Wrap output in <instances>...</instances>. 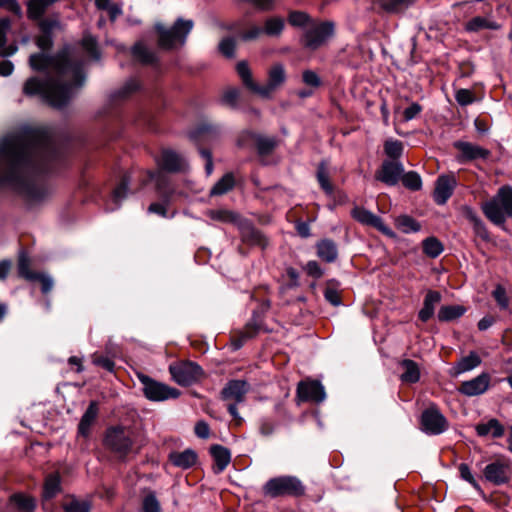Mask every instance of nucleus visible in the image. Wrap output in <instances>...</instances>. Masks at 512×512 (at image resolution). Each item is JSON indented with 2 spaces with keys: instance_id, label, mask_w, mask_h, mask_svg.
I'll list each match as a JSON object with an SVG mask.
<instances>
[{
  "instance_id": "1",
  "label": "nucleus",
  "mask_w": 512,
  "mask_h": 512,
  "mask_svg": "<svg viewBox=\"0 0 512 512\" xmlns=\"http://www.w3.org/2000/svg\"><path fill=\"white\" fill-rule=\"evenodd\" d=\"M58 158L46 130L31 129L5 137L0 143V188H9L30 201L44 199L48 192L38 177L51 170Z\"/></svg>"
},
{
  "instance_id": "2",
  "label": "nucleus",
  "mask_w": 512,
  "mask_h": 512,
  "mask_svg": "<svg viewBox=\"0 0 512 512\" xmlns=\"http://www.w3.org/2000/svg\"><path fill=\"white\" fill-rule=\"evenodd\" d=\"M29 64L34 70H50L51 76L45 79L29 78L23 87L28 96L40 95L54 108H62L85 83L84 64L82 61H72L66 53L50 58L44 53L32 54Z\"/></svg>"
},
{
  "instance_id": "3",
  "label": "nucleus",
  "mask_w": 512,
  "mask_h": 512,
  "mask_svg": "<svg viewBox=\"0 0 512 512\" xmlns=\"http://www.w3.org/2000/svg\"><path fill=\"white\" fill-rule=\"evenodd\" d=\"M134 432L130 427L122 425L111 426L106 429L103 444L117 455L119 459H125L133 450Z\"/></svg>"
},
{
  "instance_id": "4",
  "label": "nucleus",
  "mask_w": 512,
  "mask_h": 512,
  "mask_svg": "<svg viewBox=\"0 0 512 512\" xmlns=\"http://www.w3.org/2000/svg\"><path fill=\"white\" fill-rule=\"evenodd\" d=\"M482 209L491 222L503 224L508 217H512V187H501L492 200L483 204Z\"/></svg>"
},
{
  "instance_id": "5",
  "label": "nucleus",
  "mask_w": 512,
  "mask_h": 512,
  "mask_svg": "<svg viewBox=\"0 0 512 512\" xmlns=\"http://www.w3.org/2000/svg\"><path fill=\"white\" fill-rule=\"evenodd\" d=\"M305 491L306 488L302 481L291 475L271 478L263 486L264 495L270 498L301 497L305 494Z\"/></svg>"
},
{
  "instance_id": "6",
  "label": "nucleus",
  "mask_w": 512,
  "mask_h": 512,
  "mask_svg": "<svg viewBox=\"0 0 512 512\" xmlns=\"http://www.w3.org/2000/svg\"><path fill=\"white\" fill-rule=\"evenodd\" d=\"M194 23L192 20L178 18L170 29L162 25H156L159 32V46L164 49H173L183 46L186 43L188 34L191 32Z\"/></svg>"
},
{
  "instance_id": "7",
  "label": "nucleus",
  "mask_w": 512,
  "mask_h": 512,
  "mask_svg": "<svg viewBox=\"0 0 512 512\" xmlns=\"http://www.w3.org/2000/svg\"><path fill=\"white\" fill-rule=\"evenodd\" d=\"M136 375L139 382L142 384L144 396L150 401L161 402L168 399H176L181 394L178 389L158 382L144 373L138 372Z\"/></svg>"
},
{
  "instance_id": "8",
  "label": "nucleus",
  "mask_w": 512,
  "mask_h": 512,
  "mask_svg": "<svg viewBox=\"0 0 512 512\" xmlns=\"http://www.w3.org/2000/svg\"><path fill=\"white\" fill-rule=\"evenodd\" d=\"M420 427L427 435H440L448 429V421L436 405H431L422 412Z\"/></svg>"
},
{
  "instance_id": "9",
  "label": "nucleus",
  "mask_w": 512,
  "mask_h": 512,
  "mask_svg": "<svg viewBox=\"0 0 512 512\" xmlns=\"http://www.w3.org/2000/svg\"><path fill=\"white\" fill-rule=\"evenodd\" d=\"M169 372L172 379L182 386H189L198 381L204 374L202 368L194 362L171 364Z\"/></svg>"
},
{
  "instance_id": "10",
  "label": "nucleus",
  "mask_w": 512,
  "mask_h": 512,
  "mask_svg": "<svg viewBox=\"0 0 512 512\" xmlns=\"http://www.w3.org/2000/svg\"><path fill=\"white\" fill-rule=\"evenodd\" d=\"M334 34V23L323 22L317 26L308 29L304 35V46L315 50L323 45Z\"/></svg>"
},
{
  "instance_id": "11",
  "label": "nucleus",
  "mask_w": 512,
  "mask_h": 512,
  "mask_svg": "<svg viewBox=\"0 0 512 512\" xmlns=\"http://www.w3.org/2000/svg\"><path fill=\"white\" fill-rule=\"evenodd\" d=\"M485 479L497 486L509 482L512 474V466L509 461L497 460L488 464L483 471Z\"/></svg>"
},
{
  "instance_id": "12",
  "label": "nucleus",
  "mask_w": 512,
  "mask_h": 512,
  "mask_svg": "<svg viewBox=\"0 0 512 512\" xmlns=\"http://www.w3.org/2000/svg\"><path fill=\"white\" fill-rule=\"evenodd\" d=\"M297 397L304 402L319 404L325 400L326 393L320 381L307 379L299 382Z\"/></svg>"
},
{
  "instance_id": "13",
  "label": "nucleus",
  "mask_w": 512,
  "mask_h": 512,
  "mask_svg": "<svg viewBox=\"0 0 512 512\" xmlns=\"http://www.w3.org/2000/svg\"><path fill=\"white\" fill-rule=\"evenodd\" d=\"M286 81V72L282 64L273 65L268 71V80L265 85H257L256 93L262 98H270L272 93L280 88Z\"/></svg>"
},
{
  "instance_id": "14",
  "label": "nucleus",
  "mask_w": 512,
  "mask_h": 512,
  "mask_svg": "<svg viewBox=\"0 0 512 512\" xmlns=\"http://www.w3.org/2000/svg\"><path fill=\"white\" fill-rule=\"evenodd\" d=\"M352 217L359 223L376 228L385 235L393 236L394 233L382 221V219L363 207H354L351 211Z\"/></svg>"
},
{
  "instance_id": "15",
  "label": "nucleus",
  "mask_w": 512,
  "mask_h": 512,
  "mask_svg": "<svg viewBox=\"0 0 512 512\" xmlns=\"http://www.w3.org/2000/svg\"><path fill=\"white\" fill-rule=\"evenodd\" d=\"M453 145L460 152L457 156L459 162L486 159L490 155L489 150L470 142L459 140L454 142Z\"/></svg>"
},
{
  "instance_id": "16",
  "label": "nucleus",
  "mask_w": 512,
  "mask_h": 512,
  "mask_svg": "<svg viewBox=\"0 0 512 512\" xmlns=\"http://www.w3.org/2000/svg\"><path fill=\"white\" fill-rule=\"evenodd\" d=\"M249 390V385L244 380H230L221 391V398L224 401L242 403Z\"/></svg>"
},
{
  "instance_id": "17",
  "label": "nucleus",
  "mask_w": 512,
  "mask_h": 512,
  "mask_svg": "<svg viewBox=\"0 0 512 512\" xmlns=\"http://www.w3.org/2000/svg\"><path fill=\"white\" fill-rule=\"evenodd\" d=\"M489 385L490 375L488 373H481L471 380L464 381L459 388V392L469 397L478 396L485 393Z\"/></svg>"
},
{
  "instance_id": "18",
  "label": "nucleus",
  "mask_w": 512,
  "mask_h": 512,
  "mask_svg": "<svg viewBox=\"0 0 512 512\" xmlns=\"http://www.w3.org/2000/svg\"><path fill=\"white\" fill-rule=\"evenodd\" d=\"M404 172L403 165L397 161H384L376 178L381 182L393 186L398 183Z\"/></svg>"
},
{
  "instance_id": "19",
  "label": "nucleus",
  "mask_w": 512,
  "mask_h": 512,
  "mask_svg": "<svg viewBox=\"0 0 512 512\" xmlns=\"http://www.w3.org/2000/svg\"><path fill=\"white\" fill-rule=\"evenodd\" d=\"M456 181L453 177L442 175L436 181L435 190L433 193L434 201L438 205H444L451 197Z\"/></svg>"
},
{
  "instance_id": "20",
  "label": "nucleus",
  "mask_w": 512,
  "mask_h": 512,
  "mask_svg": "<svg viewBox=\"0 0 512 512\" xmlns=\"http://www.w3.org/2000/svg\"><path fill=\"white\" fill-rule=\"evenodd\" d=\"M159 165L163 170L169 172H180L185 170L186 161L176 152L172 150H164L162 152Z\"/></svg>"
},
{
  "instance_id": "21",
  "label": "nucleus",
  "mask_w": 512,
  "mask_h": 512,
  "mask_svg": "<svg viewBox=\"0 0 512 512\" xmlns=\"http://www.w3.org/2000/svg\"><path fill=\"white\" fill-rule=\"evenodd\" d=\"M210 454L214 459L213 471L216 474L223 472L231 461V452L228 448L215 444L210 447Z\"/></svg>"
},
{
  "instance_id": "22",
  "label": "nucleus",
  "mask_w": 512,
  "mask_h": 512,
  "mask_svg": "<svg viewBox=\"0 0 512 512\" xmlns=\"http://www.w3.org/2000/svg\"><path fill=\"white\" fill-rule=\"evenodd\" d=\"M261 330H264L262 325V318L260 314L254 312L251 321L246 325L244 331L241 333L240 338L232 341L233 349L239 350L242 348V342L244 340L252 338Z\"/></svg>"
},
{
  "instance_id": "23",
  "label": "nucleus",
  "mask_w": 512,
  "mask_h": 512,
  "mask_svg": "<svg viewBox=\"0 0 512 512\" xmlns=\"http://www.w3.org/2000/svg\"><path fill=\"white\" fill-rule=\"evenodd\" d=\"M317 256L327 262L333 263L338 258V248L336 243L331 239H322L316 244Z\"/></svg>"
},
{
  "instance_id": "24",
  "label": "nucleus",
  "mask_w": 512,
  "mask_h": 512,
  "mask_svg": "<svg viewBox=\"0 0 512 512\" xmlns=\"http://www.w3.org/2000/svg\"><path fill=\"white\" fill-rule=\"evenodd\" d=\"M197 453L192 449H186L181 452H171L169 454L170 462L181 469L191 468L197 461Z\"/></svg>"
},
{
  "instance_id": "25",
  "label": "nucleus",
  "mask_w": 512,
  "mask_h": 512,
  "mask_svg": "<svg viewBox=\"0 0 512 512\" xmlns=\"http://www.w3.org/2000/svg\"><path fill=\"white\" fill-rule=\"evenodd\" d=\"M440 301V292L433 290L428 291L424 298L423 307L418 314L419 319L423 322H427L434 315L435 308Z\"/></svg>"
},
{
  "instance_id": "26",
  "label": "nucleus",
  "mask_w": 512,
  "mask_h": 512,
  "mask_svg": "<svg viewBox=\"0 0 512 512\" xmlns=\"http://www.w3.org/2000/svg\"><path fill=\"white\" fill-rule=\"evenodd\" d=\"M481 358L479 354H468L460 358L450 369L451 376H458L462 373L468 372L479 366Z\"/></svg>"
},
{
  "instance_id": "27",
  "label": "nucleus",
  "mask_w": 512,
  "mask_h": 512,
  "mask_svg": "<svg viewBox=\"0 0 512 512\" xmlns=\"http://www.w3.org/2000/svg\"><path fill=\"white\" fill-rule=\"evenodd\" d=\"M98 415V406L97 403L92 401L87 407L86 411L81 417V420L78 425V434L83 437H88L90 434V429L96 417Z\"/></svg>"
},
{
  "instance_id": "28",
  "label": "nucleus",
  "mask_w": 512,
  "mask_h": 512,
  "mask_svg": "<svg viewBox=\"0 0 512 512\" xmlns=\"http://www.w3.org/2000/svg\"><path fill=\"white\" fill-rule=\"evenodd\" d=\"M466 311L467 309L463 305H443L437 313V318L440 322H451L462 317Z\"/></svg>"
},
{
  "instance_id": "29",
  "label": "nucleus",
  "mask_w": 512,
  "mask_h": 512,
  "mask_svg": "<svg viewBox=\"0 0 512 512\" xmlns=\"http://www.w3.org/2000/svg\"><path fill=\"white\" fill-rule=\"evenodd\" d=\"M475 429L481 437L491 435L493 438H499L504 434V427L497 419H490L486 423H479Z\"/></svg>"
},
{
  "instance_id": "30",
  "label": "nucleus",
  "mask_w": 512,
  "mask_h": 512,
  "mask_svg": "<svg viewBox=\"0 0 512 512\" xmlns=\"http://www.w3.org/2000/svg\"><path fill=\"white\" fill-rule=\"evenodd\" d=\"M500 24L490 17L476 16L466 23V30L469 32H478L482 29L498 30Z\"/></svg>"
},
{
  "instance_id": "31",
  "label": "nucleus",
  "mask_w": 512,
  "mask_h": 512,
  "mask_svg": "<svg viewBox=\"0 0 512 512\" xmlns=\"http://www.w3.org/2000/svg\"><path fill=\"white\" fill-rule=\"evenodd\" d=\"M129 184H130V177L128 175H125L112 193V203L114 205L108 207L107 208L108 210L113 211L120 206L121 202L128 195Z\"/></svg>"
},
{
  "instance_id": "32",
  "label": "nucleus",
  "mask_w": 512,
  "mask_h": 512,
  "mask_svg": "<svg viewBox=\"0 0 512 512\" xmlns=\"http://www.w3.org/2000/svg\"><path fill=\"white\" fill-rule=\"evenodd\" d=\"M401 367L404 370L400 378L405 383H416L420 379V370L418 365L412 360H403Z\"/></svg>"
},
{
  "instance_id": "33",
  "label": "nucleus",
  "mask_w": 512,
  "mask_h": 512,
  "mask_svg": "<svg viewBox=\"0 0 512 512\" xmlns=\"http://www.w3.org/2000/svg\"><path fill=\"white\" fill-rule=\"evenodd\" d=\"M10 501L17 506L19 512H34L36 501L33 497L16 493L10 496Z\"/></svg>"
},
{
  "instance_id": "34",
  "label": "nucleus",
  "mask_w": 512,
  "mask_h": 512,
  "mask_svg": "<svg viewBox=\"0 0 512 512\" xmlns=\"http://www.w3.org/2000/svg\"><path fill=\"white\" fill-rule=\"evenodd\" d=\"M285 22L281 17L268 18L263 26V33L268 37H279L284 29Z\"/></svg>"
},
{
  "instance_id": "35",
  "label": "nucleus",
  "mask_w": 512,
  "mask_h": 512,
  "mask_svg": "<svg viewBox=\"0 0 512 512\" xmlns=\"http://www.w3.org/2000/svg\"><path fill=\"white\" fill-rule=\"evenodd\" d=\"M235 181L231 173L225 174L210 190L211 196H219L227 193L234 187Z\"/></svg>"
},
{
  "instance_id": "36",
  "label": "nucleus",
  "mask_w": 512,
  "mask_h": 512,
  "mask_svg": "<svg viewBox=\"0 0 512 512\" xmlns=\"http://www.w3.org/2000/svg\"><path fill=\"white\" fill-rule=\"evenodd\" d=\"M132 54L144 64H153L156 62V55L142 43H136L132 48Z\"/></svg>"
},
{
  "instance_id": "37",
  "label": "nucleus",
  "mask_w": 512,
  "mask_h": 512,
  "mask_svg": "<svg viewBox=\"0 0 512 512\" xmlns=\"http://www.w3.org/2000/svg\"><path fill=\"white\" fill-rule=\"evenodd\" d=\"M60 491V476L50 474L47 476L43 488V497L45 499L53 498Z\"/></svg>"
},
{
  "instance_id": "38",
  "label": "nucleus",
  "mask_w": 512,
  "mask_h": 512,
  "mask_svg": "<svg viewBox=\"0 0 512 512\" xmlns=\"http://www.w3.org/2000/svg\"><path fill=\"white\" fill-rule=\"evenodd\" d=\"M207 215L212 220L223 223H237L239 220L238 214L226 209L209 210Z\"/></svg>"
},
{
  "instance_id": "39",
  "label": "nucleus",
  "mask_w": 512,
  "mask_h": 512,
  "mask_svg": "<svg viewBox=\"0 0 512 512\" xmlns=\"http://www.w3.org/2000/svg\"><path fill=\"white\" fill-rule=\"evenodd\" d=\"M396 225L399 230L406 234L418 232L421 229V225L412 217L407 215L399 216L396 219Z\"/></svg>"
},
{
  "instance_id": "40",
  "label": "nucleus",
  "mask_w": 512,
  "mask_h": 512,
  "mask_svg": "<svg viewBox=\"0 0 512 512\" xmlns=\"http://www.w3.org/2000/svg\"><path fill=\"white\" fill-rule=\"evenodd\" d=\"M324 297L326 301L334 306H338L341 303L339 294V282L335 279L329 280L324 290Z\"/></svg>"
},
{
  "instance_id": "41",
  "label": "nucleus",
  "mask_w": 512,
  "mask_h": 512,
  "mask_svg": "<svg viewBox=\"0 0 512 512\" xmlns=\"http://www.w3.org/2000/svg\"><path fill=\"white\" fill-rule=\"evenodd\" d=\"M237 72L239 76L241 77L244 85L251 90L252 92L256 93L257 83H255L252 79V74L250 71V68L245 61H241L237 64Z\"/></svg>"
},
{
  "instance_id": "42",
  "label": "nucleus",
  "mask_w": 512,
  "mask_h": 512,
  "mask_svg": "<svg viewBox=\"0 0 512 512\" xmlns=\"http://www.w3.org/2000/svg\"><path fill=\"white\" fill-rule=\"evenodd\" d=\"M423 250L426 255L436 258L443 252V245L435 237H429L423 241Z\"/></svg>"
},
{
  "instance_id": "43",
  "label": "nucleus",
  "mask_w": 512,
  "mask_h": 512,
  "mask_svg": "<svg viewBox=\"0 0 512 512\" xmlns=\"http://www.w3.org/2000/svg\"><path fill=\"white\" fill-rule=\"evenodd\" d=\"M384 151L389 158L396 160L403 153V144L399 140L389 139L384 144Z\"/></svg>"
},
{
  "instance_id": "44",
  "label": "nucleus",
  "mask_w": 512,
  "mask_h": 512,
  "mask_svg": "<svg viewBox=\"0 0 512 512\" xmlns=\"http://www.w3.org/2000/svg\"><path fill=\"white\" fill-rule=\"evenodd\" d=\"M411 4V0H382L381 6L390 13H399L404 11Z\"/></svg>"
},
{
  "instance_id": "45",
  "label": "nucleus",
  "mask_w": 512,
  "mask_h": 512,
  "mask_svg": "<svg viewBox=\"0 0 512 512\" xmlns=\"http://www.w3.org/2000/svg\"><path fill=\"white\" fill-rule=\"evenodd\" d=\"M317 180L321 186V188L327 193L331 194L333 192V187L329 181V175L327 172V167L324 162H321L317 169Z\"/></svg>"
},
{
  "instance_id": "46",
  "label": "nucleus",
  "mask_w": 512,
  "mask_h": 512,
  "mask_svg": "<svg viewBox=\"0 0 512 512\" xmlns=\"http://www.w3.org/2000/svg\"><path fill=\"white\" fill-rule=\"evenodd\" d=\"M403 185L413 191L420 190L422 187V180L418 173L410 171L402 176Z\"/></svg>"
},
{
  "instance_id": "47",
  "label": "nucleus",
  "mask_w": 512,
  "mask_h": 512,
  "mask_svg": "<svg viewBox=\"0 0 512 512\" xmlns=\"http://www.w3.org/2000/svg\"><path fill=\"white\" fill-rule=\"evenodd\" d=\"M65 512H90L91 504L89 501L78 500L73 498L70 502L64 505Z\"/></svg>"
},
{
  "instance_id": "48",
  "label": "nucleus",
  "mask_w": 512,
  "mask_h": 512,
  "mask_svg": "<svg viewBox=\"0 0 512 512\" xmlns=\"http://www.w3.org/2000/svg\"><path fill=\"white\" fill-rule=\"evenodd\" d=\"M18 273L21 277L30 281H35L38 274L30 271L29 260L24 255L20 256L19 258Z\"/></svg>"
},
{
  "instance_id": "49",
  "label": "nucleus",
  "mask_w": 512,
  "mask_h": 512,
  "mask_svg": "<svg viewBox=\"0 0 512 512\" xmlns=\"http://www.w3.org/2000/svg\"><path fill=\"white\" fill-rule=\"evenodd\" d=\"M256 144L258 152L262 155H267L276 147V140L273 137L259 136Z\"/></svg>"
},
{
  "instance_id": "50",
  "label": "nucleus",
  "mask_w": 512,
  "mask_h": 512,
  "mask_svg": "<svg viewBox=\"0 0 512 512\" xmlns=\"http://www.w3.org/2000/svg\"><path fill=\"white\" fill-rule=\"evenodd\" d=\"M360 53L359 49L357 47H346L344 48L340 54H339V61L343 62L344 64L351 66V67H357L359 65L358 61H355L353 59H349L346 57V54L348 56H356Z\"/></svg>"
},
{
  "instance_id": "51",
  "label": "nucleus",
  "mask_w": 512,
  "mask_h": 512,
  "mask_svg": "<svg viewBox=\"0 0 512 512\" xmlns=\"http://www.w3.org/2000/svg\"><path fill=\"white\" fill-rule=\"evenodd\" d=\"M93 364L101 369L113 373L115 369V362L109 355H100L92 360Z\"/></svg>"
},
{
  "instance_id": "52",
  "label": "nucleus",
  "mask_w": 512,
  "mask_h": 512,
  "mask_svg": "<svg viewBox=\"0 0 512 512\" xmlns=\"http://www.w3.org/2000/svg\"><path fill=\"white\" fill-rule=\"evenodd\" d=\"M143 512H160V503L156 498V495L151 492L148 495H146L143 499L142 504Z\"/></svg>"
},
{
  "instance_id": "53",
  "label": "nucleus",
  "mask_w": 512,
  "mask_h": 512,
  "mask_svg": "<svg viewBox=\"0 0 512 512\" xmlns=\"http://www.w3.org/2000/svg\"><path fill=\"white\" fill-rule=\"evenodd\" d=\"M235 48L236 42L232 37H226L219 43V51L228 58L234 57Z\"/></svg>"
},
{
  "instance_id": "54",
  "label": "nucleus",
  "mask_w": 512,
  "mask_h": 512,
  "mask_svg": "<svg viewBox=\"0 0 512 512\" xmlns=\"http://www.w3.org/2000/svg\"><path fill=\"white\" fill-rule=\"evenodd\" d=\"M460 476L463 480L467 481L471 484L476 490L482 491L480 485L475 480L474 476L471 473L469 466L466 463H461L458 467Z\"/></svg>"
},
{
  "instance_id": "55",
  "label": "nucleus",
  "mask_w": 512,
  "mask_h": 512,
  "mask_svg": "<svg viewBox=\"0 0 512 512\" xmlns=\"http://www.w3.org/2000/svg\"><path fill=\"white\" fill-rule=\"evenodd\" d=\"M492 295L501 309H507L509 306V299L506 290L503 286L497 285Z\"/></svg>"
},
{
  "instance_id": "56",
  "label": "nucleus",
  "mask_w": 512,
  "mask_h": 512,
  "mask_svg": "<svg viewBox=\"0 0 512 512\" xmlns=\"http://www.w3.org/2000/svg\"><path fill=\"white\" fill-rule=\"evenodd\" d=\"M302 80L307 86L312 88H318L322 84L319 75L312 70H304L302 73Z\"/></svg>"
},
{
  "instance_id": "57",
  "label": "nucleus",
  "mask_w": 512,
  "mask_h": 512,
  "mask_svg": "<svg viewBox=\"0 0 512 512\" xmlns=\"http://www.w3.org/2000/svg\"><path fill=\"white\" fill-rule=\"evenodd\" d=\"M455 99L457 103L461 106H467L472 104L475 100L474 94L471 90L468 89H459L456 91Z\"/></svg>"
},
{
  "instance_id": "58",
  "label": "nucleus",
  "mask_w": 512,
  "mask_h": 512,
  "mask_svg": "<svg viewBox=\"0 0 512 512\" xmlns=\"http://www.w3.org/2000/svg\"><path fill=\"white\" fill-rule=\"evenodd\" d=\"M82 46L84 49L96 60L99 59V53L97 51L96 39L91 35H86L82 39Z\"/></svg>"
},
{
  "instance_id": "59",
  "label": "nucleus",
  "mask_w": 512,
  "mask_h": 512,
  "mask_svg": "<svg viewBox=\"0 0 512 512\" xmlns=\"http://www.w3.org/2000/svg\"><path fill=\"white\" fill-rule=\"evenodd\" d=\"M0 7L22 18L23 11L17 0H0Z\"/></svg>"
},
{
  "instance_id": "60",
  "label": "nucleus",
  "mask_w": 512,
  "mask_h": 512,
  "mask_svg": "<svg viewBox=\"0 0 512 512\" xmlns=\"http://www.w3.org/2000/svg\"><path fill=\"white\" fill-rule=\"evenodd\" d=\"M307 274L313 278L319 279L323 276L324 271L319 263L315 260L308 261L304 267Z\"/></svg>"
},
{
  "instance_id": "61",
  "label": "nucleus",
  "mask_w": 512,
  "mask_h": 512,
  "mask_svg": "<svg viewBox=\"0 0 512 512\" xmlns=\"http://www.w3.org/2000/svg\"><path fill=\"white\" fill-rule=\"evenodd\" d=\"M138 88H139V84H138L137 80L130 79L124 84V86L120 90H118L115 93V96L124 98V97L128 96L130 93L136 91Z\"/></svg>"
},
{
  "instance_id": "62",
  "label": "nucleus",
  "mask_w": 512,
  "mask_h": 512,
  "mask_svg": "<svg viewBox=\"0 0 512 512\" xmlns=\"http://www.w3.org/2000/svg\"><path fill=\"white\" fill-rule=\"evenodd\" d=\"M262 35H264L263 27L252 26L246 32L241 34V39L243 41H252L258 39Z\"/></svg>"
},
{
  "instance_id": "63",
  "label": "nucleus",
  "mask_w": 512,
  "mask_h": 512,
  "mask_svg": "<svg viewBox=\"0 0 512 512\" xmlns=\"http://www.w3.org/2000/svg\"><path fill=\"white\" fill-rule=\"evenodd\" d=\"M36 280L40 281L41 283L42 293L47 294L52 290L54 281L50 275L38 273Z\"/></svg>"
},
{
  "instance_id": "64",
  "label": "nucleus",
  "mask_w": 512,
  "mask_h": 512,
  "mask_svg": "<svg viewBox=\"0 0 512 512\" xmlns=\"http://www.w3.org/2000/svg\"><path fill=\"white\" fill-rule=\"evenodd\" d=\"M307 22L308 16L303 12H292L289 15V23L292 26L301 27L304 26Z\"/></svg>"
}]
</instances>
